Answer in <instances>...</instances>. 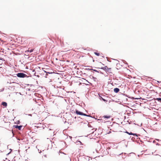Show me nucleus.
<instances>
[{"label":"nucleus","instance_id":"obj_1","mask_svg":"<svg viewBox=\"0 0 161 161\" xmlns=\"http://www.w3.org/2000/svg\"><path fill=\"white\" fill-rule=\"evenodd\" d=\"M17 76L19 78L28 77V76L25 74L23 73H19L16 74Z\"/></svg>","mask_w":161,"mask_h":161},{"label":"nucleus","instance_id":"obj_2","mask_svg":"<svg viewBox=\"0 0 161 161\" xmlns=\"http://www.w3.org/2000/svg\"><path fill=\"white\" fill-rule=\"evenodd\" d=\"M75 113L77 115H84V114L81 112L79 111V110H78L77 109H76L75 110Z\"/></svg>","mask_w":161,"mask_h":161},{"label":"nucleus","instance_id":"obj_3","mask_svg":"<svg viewBox=\"0 0 161 161\" xmlns=\"http://www.w3.org/2000/svg\"><path fill=\"white\" fill-rule=\"evenodd\" d=\"M22 126V125H14V127L18 129L19 130H21V128Z\"/></svg>","mask_w":161,"mask_h":161},{"label":"nucleus","instance_id":"obj_4","mask_svg":"<svg viewBox=\"0 0 161 161\" xmlns=\"http://www.w3.org/2000/svg\"><path fill=\"white\" fill-rule=\"evenodd\" d=\"M114 92L115 93H118L119 91V89L118 88H114Z\"/></svg>","mask_w":161,"mask_h":161},{"label":"nucleus","instance_id":"obj_5","mask_svg":"<svg viewBox=\"0 0 161 161\" xmlns=\"http://www.w3.org/2000/svg\"><path fill=\"white\" fill-rule=\"evenodd\" d=\"M2 104L4 106L6 107L7 105V104L6 102H3L2 103Z\"/></svg>","mask_w":161,"mask_h":161},{"label":"nucleus","instance_id":"obj_6","mask_svg":"<svg viewBox=\"0 0 161 161\" xmlns=\"http://www.w3.org/2000/svg\"><path fill=\"white\" fill-rule=\"evenodd\" d=\"M111 68H108V67H107L106 72H108L109 73H111Z\"/></svg>","mask_w":161,"mask_h":161},{"label":"nucleus","instance_id":"obj_7","mask_svg":"<svg viewBox=\"0 0 161 161\" xmlns=\"http://www.w3.org/2000/svg\"><path fill=\"white\" fill-rule=\"evenodd\" d=\"M108 67L107 66H105L104 67H102L101 68H100L101 69H103V70H104L105 71H106V70H107V68Z\"/></svg>","mask_w":161,"mask_h":161},{"label":"nucleus","instance_id":"obj_8","mask_svg":"<svg viewBox=\"0 0 161 161\" xmlns=\"http://www.w3.org/2000/svg\"><path fill=\"white\" fill-rule=\"evenodd\" d=\"M111 116H110L104 115L103 116L104 118L109 119L110 118Z\"/></svg>","mask_w":161,"mask_h":161},{"label":"nucleus","instance_id":"obj_9","mask_svg":"<svg viewBox=\"0 0 161 161\" xmlns=\"http://www.w3.org/2000/svg\"><path fill=\"white\" fill-rule=\"evenodd\" d=\"M131 135H132L134 136H136L137 137H138V136H140L139 135H138L137 134H136V133H132L131 132Z\"/></svg>","mask_w":161,"mask_h":161},{"label":"nucleus","instance_id":"obj_10","mask_svg":"<svg viewBox=\"0 0 161 161\" xmlns=\"http://www.w3.org/2000/svg\"><path fill=\"white\" fill-rule=\"evenodd\" d=\"M83 116L92 118V117L91 116H90V115H87V114H85V113L84 114V115H83Z\"/></svg>","mask_w":161,"mask_h":161},{"label":"nucleus","instance_id":"obj_11","mask_svg":"<svg viewBox=\"0 0 161 161\" xmlns=\"http://www.w3.org/2000/svg\"><path fill=\"white\" fill-rule=\"evenodd\" d=\"M156 100L158 101L161 102V98H156Z\"/></svg>","mask_w":161,"mask_h":161},{"label":"nucleus","instance_id":"obj_12","mask_svg":"<svg viewBox=\"0 0 161 161\" xmlns=\"http://www.w3.org/2000/svg\"><path fill=\"white\" fill-rule=\"evenodd\" d=\"M92 78L95 81H96V80L97 79V78L95 77H94L93 76H92Z\"/></svg>","mask_w":161,"mask_h":161},{"label":"nucleus","instance_id":"obj_13","mask_svg":"<svg viewBox=\"0 0 161 161\" xmlns=\"http://www.w3.org/2000/svg\"><path fill=\"white\" fill-rule=\"evenodd\" d=\"M125 133H127V134H129V135H131V132H129L128 131H126L125 132Z\"/></svg>","mask_w":161,"mask_h":161},{"label":"nucleus","instance_id":"obj_14","mask_svg":"<svg viewBox=\"0 0 161 161\" xmlns=\"http://www.w3.org/2000/svg\"><path fill=\"white\" fill-rule=\"evenodd\" d=\"M94 54H95L96 55H97V56H99V55H100V54H99V53H97V52H94Z\"/></svg>","mask_w":161,"mask_h":161},{"label":"nucleus","instance_id":"obj_15","mask_svg":"<svg viewBox=\"0 0 161 161\" xmlns=\"http://www.w3.org/2000/svg\"><path fill=\"white\" fill-rule=\"evenodd\" d=\"M33 51V49H31L30 50H28V52H29L30 53H31Z\"/></svg>","mask_w":161,"mask_h":161},{"label":"nucleus","instance_id":"obj_16","mask_svg":"<svg viewBox=\"0 0 161 161\" xmlns=\"http://www.w3.org/2000/svg\"><path fill=\"white\" fill-rule=\"evenodd\" d=\"M92 70L96 72H98V73H99V71H98V70H96V69H92Z\"/></svg>","mask_w":161,"mask_h":161},{"label":"nucleus","instance_id":"obj_17","mask_svg":"<svg viewBox=\"0 0 161 161\" xmlns=\"http://www.w3.org/2000/svg\"><path fill=\"white\" fill-rule=\"evenodd\" d=\"M101 97L102 99V100H103V101H104L105 102V101H106L105 99H104V98H103L102 97Z\"/></svg>","mask_w":161,"mask_h":161},{"label":"nucleus","instance_id":"obj_18","mask_svg":"<svg viewBox=\"0 0 161 161\" xmlns=\"http://www.w3.org/2000/svg\"><path fill=\"white\" fill-rule=\"evenodd\" d=\"M45 72H46L47 73H48V74H52L53 73V72H46V71H45Z\"/></svg>","mask_w":161,"mask_h":161},{"label":"nucleus","instance_id":"obj_19","mask_svg":"<svg viewBox=\"0 0 161 161\" xmlns=\"http://www.w3.org/2000/svg\"><path fill=\"white\" fill-rule=\"evenodd\" d=\"M86 69L88 70H92V69Z\"/></svg>","mask_w":161,"mask_h":161},{"label":"nucleus","instance_id":"obj_20","mask_svg":"<svg viewBox=\"0 0 161 161\" xmlns=\"http://www.w3.org/2000/svg\"><path fill=\"white\" fill-rule=\"evenodd\" d=\"M68 159L69 160V161H71V158H70V157H68Z\"/></svg>","mask_w":161,"mask_h":161},{"label":"nucleus","instance_id":"obj_21","mask_svg":"<svg viewBox=\"0 0 161 161\" xmlns=\"http://www.w3.org/2000/svg\"><path fill=\"white\" fill-rule=\"evenodd\" d=\"M16 123L17 124H19V120L17 121Z\"/></svg>","mask_w":161,"mask_h":161},{"label":"nucleus","instance_id":"obj_22","mask_svg":"<svg viewBox=\"0 0 161 161\" xmlns=\"http://www.w3.org/2000/svg\"><path fill=\"white\" fill-rule=\"evenodd\" d=\"M28 115L29 116H32V114H28Z\"/></svg>","mask_w":161,"mask_h":161},{"label":"nucleus","instance_id":"obj_23","mask_svg":"<svg viewBox=\"0 0 161 161\" xmlns=\"http://www.w3.org/2000/svg\"><path fill=\"white\" fill-rule=\"evenodd\" d=\"M157 82H158V83H161V81H157Z\"/></svg>","mask_w":161,"mask_h":161},{"label":"nucleus","instance_id":"obj_24","mask_svg":"<svg viewBox=\"0 0 161 161\" xmlns=\"http://www.w3.org/2000/svg\"><path fill=\"white\" fill-rule=\"evenodd\" d=\"M99 73H100L101 74H103V73L102 72H101V71H99Z\"/></svg>","mask_w":161,"mask_h":161},{"label":"nucleus","instance_id":"obj_25","mask_svg":"<svg viewBox=\"0 0 161 161\" xmlns=\"http://www.w3.org/2000/svg\"><path fill=\"white\" fill-rule=\"evenodd\" d=\"M135 138L133 137H132V138H131V140H133V139H134Z\"/></svg>","mask_w":161,"mask_h":161},{"label":"nucleus","instance_id":"obj_26","mask_svg":"<svg viewBox=\"0 0 161 161\" xmlns=\"http://www.w3.org/2000/svg\"><path fill=\"white\" fill-rule=\"evenodd\" d=\"M156 140L158 141H159V140L158 139H156Z\"/></svg>","mask_w":161,"mask_h":161},{"label":"nucleus","instance_id":"obj_27","mask_svg":"<svg viewBox=\"0 0 161 161\" xmlns=\"http://www.w3.org/2000/svg\"><path fill=\"white\" fill-rule=\"evenodd\" d=\"M124 62H125V63H126V64H127V63H126V61H125V60H124Z\"/></svg>","mask_w":161,"mask_h":161},{"label":"nucleus","instance_id":"obj_28","mask_svg":"<svg viewBox=\"0 0 161 161\" xmlns=\"http://www.w3.org/2000/svg\"><path fill=\"white\" fill-rule=\"evenodd\" d=\"M69 137L71 139L72 137L71 136H69Z\"/></svg>","mask_w":161,"mask_h":161},{"label":"nucleus","instance_id":"obj_29","mask_svg":"<svg viewBox=\"0 0 161 161\" xmlns=\"http://www.w3.org/2000/svg\"><path fill=\"white\" fill-rule=\"evenodd\" d=\"M97 130V128H96L95 130H94V131H96Z\"/></svg>","mask_w":161,"mask_h":161},{"label":"nucleus","instance_id":"obj_30","mask_svg":"<svg viewBox=\"0 0 161 161\" xmlns=\"http://www.w3.org/2000/svg\"><path fill=\"white\" fill-rule=\"evenodd\" d=\"M156 145H159V144H158V143H157L156 144Z\"/></svg>","mask_w":161,"mask_h":161},{"label":"nucleus","instance_id":"obj_31","mask_svg":"<svg viewBox=\"0 0 161 161\" xmlns=\"http://www.w3.org/2000/svg\"><path fill=\"white\" fill-rule=\"evenodd\" d=\"M155 141L154 140L153 141V143H155Z\"/></svg>","mask_w":161,"mask_h":161},{"label":"nucleus","instance_id":"obj_32","mask_svg":"<svg viewBox=\"0 0 161 161\" xmlns=\"http://www.w3.org/2000/svg\"><path fill=\"white\" fill-rule=\"evenodd\" d=\"M10 153H11V151H10L9 153L7 154V155L9 154Z\"/></svg>","mask_w":161,"mask_h":161},{"label":"nucleus","instance_id":"obj_33","mask_svg":"<svg viewBox=\"0 0 161 161\" xmlns=\"http://www.w3.org/2000/svg\"><path fill=\"white\" fill-rule=\"evenodd\" d=\"M87 82H88V83H90V84H91L89 82H88V81H87Z\"/></svg>","mask_w":161,"mask_h":161},{"label":"nucleus","instance_id":"obj_34","mask_svg":"<svg viewBox=\"0 0 161 161\" xmlns=\"http://www.w3.org/2000/svg\"><path fill=\"white\" fill-rule=\"evenodd\" d=\"M47 73L46 75H48L47 74Z\"/></svg>","mask_w":161,"mask_h":161},{"label":"nucleus","instance_id":"obj_35","mask_svg":"<svg viewBox=\"0 0 161 161\" xmlns=\"http://www.w3.org/2000/svg\"><path fill=\"white\" fill-rule=\"evenodd\" d=\"M17 140H20V139H17Z\"/></svg>","mask_w":161,"mask_h":161},{"label":"nucleus","instance_id":"obj_36","mask_svg":"<svg viewBox=\"0 0 161 161\" xmlns=\"http://www.w3.org/2000/svg\"><path fill=\"white\" fill-rule=\"evenodd\" d=\"M10 150H11V151H12V149H10Z\"/></svg>","mask_w":161,"mask_h":161},{"label":"nucleus","instance_id":"obj_37","mask_svg":"<svg viewBox=\"0 0 161 161\" xmlns=\"http://www.w3.org/2000/svg\"><path fill=\"white\" fill-rule=\"evenodd\" d=\"M0 60H2V58H0Z\"/></svg>","mask_w":161,"mask_h":161},{"label":"nucleus","instance_id":"obj_38","mask_svg":"<svg viewBox=\"0 0 161 161\" xmlns=\"http://www.w3.org/2000/svg\"><path fill=\"white\" fill-rule=\"evenodd\" d=\"M97 120H100V119H98ZM100 120H101V119H100Z\"/></svg>","mask_w":161,"mask_h":161},{"label":"nucleus","instance_id":"obj_39","mask_svg":"<svg viewBox=\"0 0 161 161\" xmlns=\"http://www.w3.org/2000/svg\"><path fill=\"white\" fill-rule=\"evenodd\" d=\"M75 119H76V117H75Z\"/></svg>","mask_w":161,"mask_h":161}]
</instances>
